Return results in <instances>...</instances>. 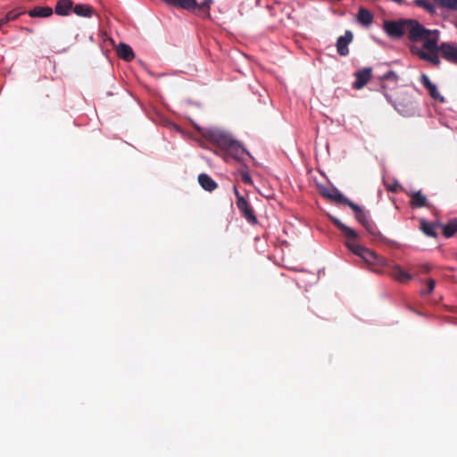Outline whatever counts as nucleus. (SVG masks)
I'll use <instances>...</instances> for the list:
<instances>
[{
	"instance_id": "17",
	"label": "nucleus",
	"mask_w": 457,
	"mask_h": 457,
	"mask_svg": "<svg viewBox=\"0 0 457 457\" xmlns=\"http://www.w3.org/2000/svg\"><path fill=\"white\" fill-rule=\"evenodd\" d=\"M71 8V2L69 0H62L55 6L56 13L60 15H66Z\"/></svg>"
},
{
	"instance_id": "27",
	"label": "nucleus",
	"mask_w": 457,
	"mask_h": 457,
	"mask_svg": "<svg viewBox=\"0 0 457 457\" xmlns=\"http://www.w3.org/2000/svg\"><path fill=\"white\" fill-rule=\"evenodd\" d=\"M242 180L245 183H252V179H251V177L249 176V174L247 173H244L242 175Z\"/></svg>"
},
{
	"instance_id": "5",
	"label": "nucleus",
	"mask_w": 457,
	"mask_h": 457,
	"mask_svg": "<svg viewBox=\"0 0 457 457\" xmlns=\"http://www.w3.org/2000/svg\"><path fill=\"white\" fill-rule=\"evenodd\" d=\"M345 204L353 209L355 212V218L356 220L361 223L365 228L371 234H375V231L373 229V226L369 221L367 214L363 212V210L355 204L354 203L351 202L350 200H345Z\"/></svg>"
},
{
	"instance_id": "7",
	"label": "nucleus",
	"mask_w": 457,
	"mask_h": 457,
	"mask_svg": "<svg viewBox=\"0 0 457 457\" xmlns=\"http://www.w3.org/2000/svg\"><path fill=\"white\" fill-rule=\"evenodd\" d=\"M235 193L237 197V208L244 213L245 217L252 223H256V217L253 215L251 208L248 206L246 200L239 195L237 188H235Z\"/></svg>"
},
{
	"instance_id": "19",
	"label": "nucleus",
	"mask_w": 457,
	"mask_h": 457,
	"mask_svg": "<svg viewBox=\"0 0 457 457\" xmlns=\"http://www.w3.org/2000/svg\"><path fill=\"white\" fill-rule=\"evenodd\" d=\"M455 232H457V219L451 220L444 227V235L446 237H451Z\"/></svg>"
},
{
	"instance_id": "15",
	"label": "nucleus",
	"mask_w": 457,
	"mask_h": 457,
	"mask_svg": "<svg viewBox=\"0 0 457 457\" xmlns=\"http://www.w3.org/2000/svg\"><path fill=\"white\" fill-rule=\"evenodd\" d=\"M442 9L457 12V0H435Z\"/></svg>"
},
{
	"instance_id": "28",
	"label": "nucleus",
	"mask_w": 457,
	"mask_h": 457,
	"mask_svg": "<svg viewBox=\"0 0 457 457\" xmlns=\"http://www.w3.org/2000/svg\"><path fill=\"white\" fill-rule=\"evenodd\" d=\"M212 3V0H206L204 1V3H202L200 5H199V8L201 9H204V8H209L210 4Z\"/></svg>"
},
{
	"instance_id": "6",
	"label": "nucleus",
	"mask_w": 457,
	"mask_h": 457,
	"mask_svg": "<svg viewBox=\"0 0 457 457\" xmlns=\"http://www.w3.org/2000/svg\"><path fill=\"white\" fill-rule=\"evenodd\" d=\"M438 51L442 53L445 60L457 63V43H442L438 46Z\"/></svg>"
},
{
	"instance_id": "1",
	"label": "nucleus",
	"mask_w": 457,
	"mask_h": 457,
	"mask_svg": "<svg viewBox=\"0 0 457 457\" xmlns=\"http://www.w3.org/2000/svg\"><path fill=\"white\" fill-rule=\"evenodd\" d=\"M333 223L345 234L347 238L346 246L354 254L361 257L366 263L374 266H386L391 269L390 276L395 280L404 283L412 279L411 275L405 271L401 266L397 264H388L387 262L376 254L374 252L367 249L366 247L357 244L355 239L358 234L352 228L342 223L337 218L330 216Z\"/></svg>"
},
{
	"instance_id": "10",
	"label": "nucleus",
	"mask_w": 457,
	"mask_h": 457,
	"mask_svg": "<svg viewBox=\"0 0 457 457\" xmlns=\"http://www.w3.org/2000/svg\"><path fill=\"white\" fill-rule=\"evenodd\" d=\"M370 77H371V69L370 68H365L361 71H359L356 73V81L354 83V87L356 88L363 87L368 83Z\"/></svg>"
},
{
	"instance_id": "13",
	"label": "nucleus",
	"mask_w": 457,
	"mask_h": 457,
	"mask_svg": "<svg viewBox=\"0 0 457 457\" xmlns=\"http://www.w3.org/2000/svg\"><path fill=\"white\" fill-rule=\"evenodd\" d=\"M198 181L201 187L208 191H212L217 187L216 183L206 174L199 175Z\"/></svg>"
},
{
	"instance_id": "14",
	"label": "nucleus",
	"mask_w": 457,
	"mask_h": 457,
	"mask_svg": "<svg viewBox=\"0 0 457 457\" xmlns=\"http://www.w3.org/2000/svg\"><path fill=\"white\" fill-rule=\"evenodd\" d=\"M169 4L178 5L184 9H193L196 6L195 0H166Z\"/></svg>"
},
{
	"instance_id": "24",
	"label": "nucleus",
	"mask_w": 457,
	"mask_h": 457,
	"mask_svg": "<svg viewBox=\"0 0 457 457\" xmlns=\"http://www.w3.org/2000/svg\"><path fill=\"white\" fill-rule=\"evenodd\" d=\"M428 90H429L430 96L434 99H439L441 102L444 100L443 97L438 93L436 87L435 85H433Z\"/></svg>"
},
{
	"instance_id": "9",
	"label": "nucleus",
	"mask_w": 457,
	"mask_h": 457,
	"mask_svg": "<svg viewBox=\"0 0 457 457\" xmlns=\"http://www.w3.org/2000/svg\"><path fill=\"white\" fill-rule=\"evenodd\" d=\"M353 33L347 30L337 42V52L340 55L345 56L348 54V45L353 40Z\"/></svg>"
},
{
	"instance_id": "8",
	"label": "nucleus",
	"mask_w": 457,
	"mask_h": 457,
	"mask_svg": "<svg viewBox=\"0 0 457 457\" xmlns=\"http://www.w3.org/2000/svg\"><path fill=\"white\" fill-rule=\"evenodd\" d=\"M320 191L323 196H325L334 202H337V203H345V200H348L335 187L328 188L326 187H320Z\"/></svg>"
},
{
	"instance_id": "25",
	"label": "nucleus",
	"mask_w": 457,
	"mask_h": 457,
	"mask_svg": "<svg viewBox=\"0 0 457 457\" xmlns=\"http://www.w3.org/2000/svg\"><path fill=\"white\" fill-rule=\"evenodd\" d=\"M420 82L429 89L434 84L430 81L429 78L426 74L420 76Z\"/></svg>"
},
{
	"instance_id": "21",
	"label": "nucleus",
	"mask_w": 457,
	"mask_h": 457,
	"mask_svg": "<svg viewBox=\"0 0 457 457\" xmlns=\"http://www.w3.org/2000/svg\"><path fill=\"white\" fill-rule=\"evenodd\" d=\"M74 12L79 16H90L91 9L87 5H76L74 8Z\"/></svg>"
},
{
	"instance_id": "18",
	"label": "nucleus",
	"mask_w": 457,
	"mask_h": 457,
	"mask_svg": "<svg viewBox=\"0 0 457 457\" xmlns=\"http://www.w3.org/2000/svg\"><path fill=\"white\" fill-rule=\"evenodd\" d=\"M53 11L50 7L35 8L29 12L31 17H48L52 14Z\"/></svg>"
},
{
	"instance_id": "2",
	"label": "nucleus",
	"mask_w": 457,
	"mask_h": 457,
	"mask_svg": "<svg viewBox=\"0 0 457 457\" xmlns=\"http://www.w3.org/2000/svg\"><path fill=\"white\" fill-rule=\"evenodd\" d=\"M409 39L414 44L411 46V52L420 59L439 65L438 41L439 31L425 29L420 22L415 21Z\"/></svg>"
},
{
	"instance_id": "16",
	"label": "nucleus",
	"mask_w": 457,
	"mask_h": 457,
	"mask_svg": "<svg viewBox=\"0 0 457 457\" xmlns=\"http://www.w3.org/2000/svg\"><path fill=\"white\" fill-rule=\"evenodd\" d=\"M414 3L416 5L421 7L428 13L434 14L436 12L435 4L428 0H414Z\"/></svg>"
},
{
	"instance_id": "22",
	"label": "nucleus",
	"mask_w": 457,
	"mask_h": 457,
	"mask_svg": "<svg viewBox=\"0 0 457 457\" xmlns=\"http://www.w3.org/2000/svg\"><path fill=\"white\" fill-rule=\"evenodd\" d=\"M421 228L426 235H428L429 237H435L434 227L430 223H428V222L422 220L421 221Z\"/></svg>"
},
{
	"instance_id": "3",
	"label": "nucleus",
	"mask_w": 457,
	"mask_h": 457,
	"mask_svg": "<svg viewBox=\"0 0 457 457\" xmlns=\"http://www.w3.org/2000/svg\"><path fill=\"white\" fill-rule=\"evenodd\" d=\"M204 136L219 147L228 151L235 157L239 158L241 154H246V150L233 137L220 129L212 128L204 132Z\"/></svg>"
},
{
	"instance_id": "12",
	"label": "nucleus",
	"mask_w": 457,
	"mask_h": 457,
	"mask_svg": "<svg viewBox=\"0 0 457 457\" xmlns=\"http://www.w3.org/2000/svg\"><path fill=\"white\" fill-rule=\"evenodd\" d=\"M357 21L361 24L368 27L373 21V15L371 14V12L370 11H368L364 8H361L358 12Z\"/></svg>"
},
{
	"instance_id": "11",
	"label": "nucleus",
	"mask_w": 457,
	"mask_h": 457,
	"mask_svg": "<svg viewBox=\"0 0 457 457\" xmlns=\"http://www.w3.org/2000/svg\"><path fill=\"white\" fill-rule=\"evenodd\" d=\"M116 51L118 55L126 62L131 61L135 56L132 48L129 45L124 43H120L116 46Z\"/></svg>"
},
{
	"instance_id": "4",
	"label": "nucleus",
	"mask_w": 457,
	"mask_h": 457,
	"mask_svg": "<svg viewBox=\"0 0 457 457\" xmlns=\"http://www.w3.org/2000/svg\"><path fill=\"white\" fill-rule=\"evenodd\" d=\"M414 23L415 20H401L397 21H386L384 22V29L391 37L398 38L404 34L409 37Z\"/></svg>"
},
{
	"instance_id": "23",
	"label": "nucleus",
	"mask_w": 457,
	"mask_h": 457,
	"mask_svg": "<svg viewBox=\"0 0 457 457\" xmlns=\"http://www.w3.org/2000/svg\"><path fill=\"white\" fill-rule=\"evenodd\" d=\"M17 16H18V14H14L12 12H8L5 15V17H4L3 19L0 20V29L2 28L3 25L7 23L8 21L14 20Z\"/></svg>"
},
{
	"instance_id": "26",
	"label": "nucleus",
	"mask_w": 457,
	"mask_h": 457,
	"mask_svg": "<svg viewBox=\"0 0 457 457\" xmlns=\"http://www.w3.org/2000/svg\"><path fill=\"white\" fill-rule=\"evenodd\" d=\"M435 281L433 279L428 280V292L431 293L435 288Z\"/></svg>"
},
{
	"instance_id": "20",
	"label": "nucleus",
	"mask_w": 457,
	"mask_h": 457,
	"mask_svg": "<svg viewBox=\"0 0 457 457\" xmlns=\"http://www.w3.org/2000/svg\"><path fill=\"white\" fill-rule=\"evenodd\" d=\"M427 198L420 192H416L411 196V203L417 207H422L426 204Z\"/></svg>"
}]
</instances>
